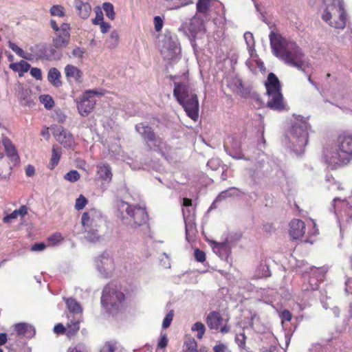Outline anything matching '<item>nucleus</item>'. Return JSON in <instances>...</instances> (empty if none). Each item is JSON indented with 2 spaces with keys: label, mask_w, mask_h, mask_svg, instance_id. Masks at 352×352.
I'll return each mask as SVG.
<instances>
[{
  "label": "nucleus",
  "mask_w": 352,
  "mask_h": 352,
  "mask_svg": "<svg viewBox=\"0 0 352 352\" xmlns=\"http://www.w3.org/2000/svg\"><path fill=\"white\" fill-rule=\"evenodd\" d=\"M63 240V238L60 233L56 232L48 237V241L52 245H56L58 244Z\"/></svg>",
  "instance_id": "3c124183"
},
{
  "label": "nucleus",
  "mask_w": 352,
  "mask_h": 352,
  "mask_svg": "<svg viewBox=\"0 0 352 352\" xmlns=\"http://www.w3.org/2000/svg\"><path fill=\"white\" fill-rule=\"evenodd\" d=\"M65 74L69 82L81 83L82 81V72L77 67L73 65L69 64L65 66Z\"/></svg>",
  "instance_id": "412c9836"
},
{
  "label": "nucleus",
  "mask_w": 352,
  "mask_h": 352,
  "mask_svg": "<svg viewBox=\"0 0 352 352\" xmlns=\"http://www.w3.org/2000/svg\"><path fill=\"white\" fill-rule=\"evenodd\" d=\"M60 77L61 74L58 69L52 67L49 69L47 74V80L53 86L59 87L62 85Z\"/></svg>",
  "instance_id": "2f4dec72"
},
{
  "label": "nucleus",
  "mask_w": 352,
  "mask_h": 352,
  "mask_svg": "<svg viewBox=\"0 0 352 352\" xmlns=\"http://www.w3.org/2000/svg\"><path fill=\"white\" fill-rule=\"evenodd\" d=\"M310 126L307 119L298 116L292 124L285 137V144L296 154L303 153L309 141Z\"/></svg>",
  "instance_id": "7ed1b4c3"
},
{
  "label": "nucleus",
  "mask_w": 352,
  "mask_h": 352,
  "mask_svg": "<svg viewBox=\"0 0 352 352\" xmlns=\"http://www.w3.org/2000/svg\"><path fill=\"white\" fill-rule=\"evenodd\" d=\"M102 9L104 10L105 14L107 17L111 20L113 21L115 19V12L113 6L109 2H105L102 5Z\"/></svg>",
  "instance_id": "c03bdc74"
},
{
  "label": "nucleus",
  "mask_w": 352,
  "mask_h": 352,
  "mask_svg": "<svg viewBox=\"0 0 352 352\" xmlns=\"http://www.w3.org/2000/svg\"><path fill=\"white\" fill-rule=\"evenodd\" d=\"M182 212L185 223L186 239L188 240V237L190 234H193L195 230V216L190 214L188 208H184Z\"/></svg>",
  "instance_id": "5701e85b"
},
{
  "label": "nucleus",
  "mask_w": 352,
  "mask_h": 352,
  "mask_svg": "<svg viewBox=\"0 0 352 352\" xmlns=\"http://www.w3.org/2000/svg\"><path fill=\"white\" fill-rule=\"evenodd\" d=\"M289 235L294 240L301 239L305 232V223L300 219H294L289 224Z\"/></svg>",
  "instance_id": "6ab92c4d"
},
{
  "label": "nucleus",
  "mask_w": 352,
  "mask_h": 352,
  "mask_svg": "<svg viewBox=\"0 0 352 352\" xmlns=\"http://www.w3.org/2000/svg\"><path fill=\"white\" fill-rule=\"evenodd\" d=\"M214 3H219L214 0H199L197 3V12L206 16L207 20H215L212 18V12L214 9Z\"/></svg>",
  "instance_id": "f3484780"
},
{
  "label": "nucleus",
  "mask_w": 352,
  "mask_h": 352,
  "mask_svg": "<svg viewBox=\"0 0 352 352\" xmlns=\"http://www.w3.org/2000/svg\"><path fill=\"white\" fill-rule=\"evenodd\" d=\"M14 330L19 336H23L28 338H32L35 333L36 330L34 327L28 323L21 322L14 325Z\"/></svg>",
  "instance_id": "b1692460"
},
{
  "label": "nucleus",
  "mask_w": 352,
  "mask_h": 352,
  "mask_svg": "<svg viewBox=\"0 0 352 352\" xmlns=\"http://www.w3.org/2000/svg\"><path fill=\"white\" fill-rule=\"evenodd\" d=\"M47 46L48 45L45 43H41L34 46H32L30 47V53L33 54L34 58H45V56H44L43 54H47Z\"/></svg>",
  "instance_id": "473e14b6"
},
{
  "label": "nucleus",
  "mask_w": 352,
  "mask_h": 352,
  "mask_svg": "<svg viewBox=\"0 0 352 352\" xmlns=\"http://www.w3.org/2000/svg\"><path fill=\"white\" fill-rule=\"evenodd\" d=\"M25 174L28 177H32L35 174V168L32 165H28L25 168Z\"/></svg>",
  "instance_id": "338daca9"
},
{
  "label": "nucleus",
  "mask_w": 352,
  "mask_h": 352,
  "mask_svg": "<svg viewBox=\"0 0 352 352\" xmlns=\"http://www.w3.org/2000/svg\"><path fill=\"white\" fill-rule=\"evenodd\" d=\"M103 220L99 212L95 209L89 210L82 214L81 223L85 230V237L90 242H96L99 240L100 234L98 228Z\"/></svg>",
  "instance_id": "1a4fd4ad"
},
{
  "label": "nucleus",
  "mask_w": 352,
  "mask_h": 352,
  "mask_svg": "<svg viewBox=\"0 0 352 352\" xmlns=\"http://www.w3.org/2000/svg\"><path fill=\"white\" fill-rule=\"evenodd\" d=\"M195 257L197 261L204 262L206 259V254L203 251L196 249L195 250Z\"/></svg>",
  "instance_id": "052dcab7"
},
{
  "label": "nucleus",
  "mask_w": 352,
  "mask_h": 352,
  "mask_svg": "<svg viewBox=\"0 0 352 352\" xmlns=\"http://www.w3.org/2000/svg\"><path fill=\"white\" fill-rule=\"evenodd\" d=\"M59 49H57L54 47V45H48L47 46V54H43L45 56V59L47 60H59L62 56V54L58 51Z\"/></svg>",
  "instance_id": "4c0bfd02"
},
{
  "label": "nucleus",
  "mask_w": 352,
  "mask_h": 352,
  "mask_svg": "<svg viewBox=\"0 0 352 352\" xmlns=\"http://www.w3.org/2000/svg\"><path fill=\"white\" fill-rule=\"evenodd\" d=\"M8 46L19 56H20L24 59L29 60L34 59V56L32 54H31L30 52H24L21 48L18 47L15 43H14L12 42H9Z\"/></svg>",
  "instance_id": "e433bc0d"
},
{
  "label": "nucleus",
  "mask_w": 352,
  "mask_h": 352,
  "mask_svg": "<svg viewBox=\"0 0 352 352\" xmlns=\"http://www.w3.org/2000/svg\"><path fill=\"white\" fill-rule=\"evenodd\" d=\"M185 24L186 25V27H185V28H186L189 31L188 36L192 37V38H196L197 36V34H198V32L195 30L197 25H199V28L201 29L202 28L203 23H185Z\"/></svg>",
  "instance_id": "49530a36"
},
{
  "label": "nucleus",
  "mask_w": 352,
  "mask_h": 352,
  "mask_svg": "<svg viewBox=\"0 0 352 352\" xmlns=\"http://www.w3.org/2000/svg\"><path fill=\"white\" fill-rule=\"evenodd\" d=\"M61 155V148L58 146H54L52 148V153L51 162L50 163V169H53L58 165Z\"/></svg>",
  "instance_id": "58836bf2"
},
{
  "label": "nucleus",
  "mask_w": 352,
  "mask_h": 352,
  "mask_svg": "<svg viewBox=\"0 0 352 352\" xmlns=\"http://www.w3.org/2000/svg\"><path fill=\"white\" fill-rule=\"evenodd\" d=\"M147 145L151 149L161 153L166 158L170 150V147L161 138L155 135L147 142Z\"/></svg>",
  "instance_id": "a211bd4d"
},
{
  "label": "nucleus",
  "mask_w": 352,
  "mask_h": 352,
  "mask_svg": "<svg viewBox=\"0 0 352 352\" xmlns=\"http://www.w3.org/2000/svg\"><path fill=\"white\" fill-rule=\"evenodd\" d=\"M119 42V34L117 31L113 30L109 38L106 41V45L109 48L116 47Z\"/></svg>",
  "instance_id": "a19ab883"
},
{
  "label": "nucleus",
  "mask_w": 352,
  "mask_h": 352,
  "mask_svg": "<svg viewBox=\"0 0 352 352\" xmlns=\"http://www.w3.org/2000/svg\"><path fill=\"white\" fill-rule=\"evenodd\" d=\"M104 95L103 91L89 89L85 91L79 100H76L78 113L82 116H88L94 109L96 104V96Z\"/></svg>",
  "instance_id": "9b49d317"
},
{
  "label": "nucleus",
  "mask_w": 352,
  "mask_h": 352,
  "mask_svg": "<svg viewBox=\"0 0 352 352\" xmlns=\"http://www.w3.org/2000/svg\"><path fill=\"white\" fill-rule=\"evenodd\" d=\"M242 194L243 192L240 189L235 187H230L227 190L221 192L212 203V205H214L216 203L221 201L225 200L227 198L239 197Z\"/></svg>",
  "instance_id": "a878e982"
},
{
  "label": "nucleus",
  "mask_w": 352,
  "mask_h": 352,
  "mask_svg": "<svg viewBox=\"0 0 352 352\" xmlns=\"http://www.w3.org/2000/svg\"><path fill=\"white\" fill-rule=\"evenodd\" d=\"M96 17L92 20V22H103L104 16L102 9L100 7L95 8Z\"/></svg>",
  "instance_id": "4d7b16f0"
},
{
  "label": "nucleus",
  "mask_w": 352,
  "mask_h": 352,
  "mask_svg": "<svg viewBox=\"0 0 352 352\" xmlns=\"http://www.w3.org/2000/svg\"><path fill=\"white\" fill-rule=\"evenodd\" d=\"M63 300L65 302L67 308L71 313L74 314H81L82 311V308L80 306V303L73 298H63Z\"/></svg>",
  "instance_id": "72a5a7b5"
},
{
  "label": "nucleus",
  "mask_w": 352,
  "mask_h": 352,
  "mask_svg": "<svg viewBox=\"0 0 352 352\" xmlns=\"http://www.w3.org/2000/svg\"><path fill=\"white\" fill-rule=\"evenodd\" d=\"M40 101L44 104L45 107L50 109L54 105V102L51 96L49 95H42L40 96Z\"/></svg>",
  "instance_id": "de8ad7c7"
},
{
  "label": "nucleus",
  "mask_w": 352,
  "mask_h": 352,
  "mask_svg": "<svg viewBox=\"0 0 352 352\" xmlns=\"http://www.w3.org/2000/svg\"><path fill=\"white\" fill-rule=\"evenodd\" d=\"M80 321H71L66 327V333L69 337L73 336L80 329Z\"/></svg>",
  "instance_id": "79ce46f5"
},
{
  "label": "nucleus",
  "mask_w": 352,
  "mask_h": 352,
  "mask_svg": "<svg viewBox=\"0 0 352 352\" xmlns=\"http://www.w3.org/2000/svg\"><path fill=\"white\" fill-rule=\"evenodd\" d=\"M256 168L251 170L252 177L269 176L272 174L273 170H277V166L273 163V165L269 162H265L263 160H258L255 164Z\"/></svg>",
  "instance_id": "dca6fc26"
},
{
  "label": "nucleus",
  "mask_w": 352,
  "mask_h": 352,
  "mask_svg": "<svg viewBox=\"0 0 352 352\" xmlns=\"http://www.w3.org/2000/svg\"><path fill=\"white\" fill-rule=\"evenodd\" d=\"M226 153L234 159L249 160L241 149V143L234 138H229L224 144Z\"/></svg>",
  "instance_id": "4468645a"
},
{
  "label": "nucleus",
  "mask_w": 352,
  "mask_h": 352,
  "mask_svg": "<svg viewBox=\"0 0 352 352\" xmlns=\"http://www.w3.org/2000/svg\"><path fill=\"white\" fill-rule=\"evenodd\" d=\"M211 247L213 252L221 259L227 258L231 252L230 244L227 241L221 243L212 241Z\"/></svg>",
  "instance_id": "4be33fe9"
},
{
  "label": "nucleus",
  "mask_w": 352,
  "mask_h": 352,
  "mask_svg": "<svg viewBox=\"0 0 352 352\" xmlns=\"http://www.w3.org/2000/svg\"><path fill=\"white\" fill-rule=\"evenodd\" d=\"M135 131L142 136L146 143L153 138L155 135L153 129L144 123H139L135 125Z\"/></svg>",
  "instance_id": "bb28decb"
},
{
  "label": "nucleus",
  "mask_w": 352,
  "mask_h": 352,
  "mask_svg": "<svg viewBox=\"0 0 352 352\" xmlns=\"http://www.w3.org/2000/svg\"><path fill=\"white\" fill-rule=\"evenodd\" d=\"M20 68V72L21 74H19V76H21L23 75V72H27L29 69H30V65L25 61V60H21L19 63H18V65Z\"/></svg>",
  "instance_id": "13d9d810"
},
{
  "label": "nucleus",
  "mask_w": 352,
  "mask_h": 352,
  "mask_svg": "<svg viewBox=\"0 0 352 352\" xmlns=\"http://www.w3.org/2000/svg\"><path fill=\"white\" fill-rule=\"evenodd\" d=\"M122 221L124 224L136 228L146 223L148 214L144 207L130 205L122 201L120 205Z\"/></svg>",
  "instance_id": "0eeeda50"
},
{
  "label": "nucleus",
  "mask_w": 352,
  "mask_h": 352,
  "mask_svg": "<svg viewBox=\"0 0 352 352\" xmlns=\"http://www.w3.org/2000/svg\"><path fill=\"white\" fill-rule=\"evenodd\" d=\"M173 96L192 120L199 118V101L197 94L186 83L175 82Z\"/></svg>",
  "instance_id": "20e7f679"
},
{
  "label": "nucleus",
  "mask_w": 352,
  "mask_h": 352,
  "mask_svg": "<svg viewBox=\"0 0 352 352\" xmlns=\"http://www.w3.org/2000/svg\"><path fill=\"white\" fill-rule=\"evenodd\" d=\"M185 352H199L197 350V343L194 338H189L184 342Z\"/></svg>",
  "instance_id": "37998d69"
},
{
  "label": "nucleus",
  "mask_w": 352,
  "mask_h": 352,
  "mask_svg": "<svg viewBox=\"0 0 352 352\" xmlns=\"http://www.w3.org/2000/svg\"><path fill=\"white\" fill-rule=\"evenodd\" d=\"M74 6L82 19H86L89 16L91 8L88 3L82 2L80 0H75Z\"/></svg>",
  "instance_id": "7c9ffc66"
},
{
  "label": "nucleus",
  "mask_w": 352,
  "mask_h": 352,
  "mask_svg": "<svg viewBox=\"0 0 352 352\" xmlns=\"http://www.w3.org/2000/svg\"><path fill=\"white\" fill-rule=\"evenodd\" d=\"M156 45L163 58L176 61L180 58L181 47L176 35L166 30L164 34L156 35Z\"/></svg>",
  "instance_id": "39448f33"
},
{
  "label": "nucleus",
  "mask_w": 352,
  "mask_h": 352,
  "mask_svg": "<svg viewBox=\"0 0 352 352\" xmlns=\"http://www.w3.org/2000/svg\"><path fill=\"white\" fill-rule=\"evenodd\" d=\"M322 19L325 21L330 20L337 22H346L349 16L344 0H322Z\"/></svg>",
  "instance_id": "6e6552de"
},
{
  "label": "nucleus",
  "mask_w": 352,
  "mask_h": 352,
  "mask_svg": "<svg viewBox=\"0 0 352 352\" xmlns=\"http://www.w3.org/2000/svg\"><path fill=\"white\" fill-rule=\"evenodd\" d=\"M311 271V274L315 275L316 272L318 271V269L315 267H310ZM304 283L302 286V289L303 291H315L318 289L319 286V280H322L323 277L322 274H320L319 276L315 277L314 276H311L309 274H305L304 275Z\"/></svg>",
  "instance_id": "2eb2a0df"
},
{
  "label": "nucleus",
  "mask_w": 352,
  "mask_h": 352,
  "mask_svg": "<svg viewBox=\"0 0 352 352\" xmlns=\"http://www.w3.org/2000/svg\"><path fill=\"white\" fill-rule=\"evenodd\" d=\"M173 311H170L168 314H166L165 316L163 322H162V327L164 329L168 328L173 320Z\"/></svg>",
  "instance_id": "6e6d98bb"
},
{
  "label": "nucleus",
  "mask_w": 352,
  "mask_h": 352,
  "mask_svg": "<svg viewBox=\"0 0 352 352\" xmlns=\"http://www.w3.org/2000/svg\"><path fill=\"white\" fill-rule=\"evenodd\" d=\"M54 331L55 333L62 334L66 332V327H65L62 324L58 323L54 326Z\"/></svg>",
  "instance_id": "e2e57ef3"
},
{
  "label": "nucleus",
  "mask_w": 352,
  "mask_h": 352,
  "mask_svg": "<svg viewBox=\"0 0 352 352\" xmlns=\"http://www.w3.org/2000/svg\"><path fill=\"white\" fill-rule=\"evenodd\" d=\"M52 134L55 139L65 148H72L74 144V139L72 134L62 126L57 125L52 128Z\"/></svg>",
  "instance_id": "ddd939ff"
},
{
  "label": "nucleus",
  "mask_w": 352,
  "mask_h": 352,
  "mask_svg": "<svg viewBox=\"0 0 352 352\" xmlns=\"http://www.w3.org/2000/svg\"><path fill=\"white\" fill-rule=\"evenodd\" d=\"M64 179L70 182H75L80 179V174L77 170H72L65 175Z\"/></svg>",
  "instance_id": "09e8293b"
},
{
  "label": "nucleus",
  "mask_w": 352,
  "mask_h": 352,
  "mask_svg": "<svg viewBox=\"0 0 352 352\" xmlns=\"http://www.w3.org/2000/svg\"><path fill=\"white\" fill-rule=\"evenodd\" d=\"M245 333H242L236 336L235 342L240 348L243 349L245 346Z\"/></svg>",
  "instance_id": "864d4df0"
},
{
  "label": "nucleus",
  "mask_w": 352,
  "mask_h": 352,
  "mask_svg": "<svg viewBox=\"0 0 352 352\" xmlns=\"http://www.w3.org/2000/svg\"><path fill=\"white\" fill-rule=\"evenodd\" d=\"M52 28L55 31V34L65 35L70 37L69 23H52Z\"/></svg>",
  "instance_id": "f704fd0d"
},
{
  "label": "nucleus",
  "mask_w": 352,
  "mask_h": 352,
  "mask_svg": "<svg viewBox=\"0 0 352 352\" xmlns=\"http://www.w3.org/2000/svg\"><path fill=\"white\" fill-rule=\"evenodd\" d=\"M29 211V208L25 205H22L19 207V209L14 210L12 212L9 214H7L3 218V222L4 223H10L14 219H17L19 217L21 219H23L26 214H28Z\"/></svg>",
  "instance_id": "393cba45"
},
{
  "label": "nucleus",
  "mask_w": 352,
  "mask_h": 352,
  "mask_svg": "<svg viewBox=\"0 0 352 352\" xmlns=\"http://www.w3.org/2000/svg\"><path fill=\"white\" fill-rule=\"evenodd\" d=\"M115 346L111 343H107L101 349L100 352H114Z\"/></svg>",
  "instance_id": "69168bd1"
},
{
  "label": "nucleus",
  "mask_w": 352,
  "mask_h": 352,
  "mask_svg": "<svg viewBox=\"0 0 352 352\" xmlns=\"http://www.w3.org/2000/svg\"><path fill=\"white\" fill-rule=\"evenodd\" d=\"M45 247L46 245L43 243H36L32 246L31 250L34 252L42 251Z\"/></svg>",
  "instance_id": "0e129e2a"
},
{
  "label": "nucleus",
  "mask_w": 352,
  "mask_h": 352,
  "mask_svg": "<svg viewBox=\"0 0 352 352\" xmlns=\"http://www.w3.org/2000/svg\"><path fill=\"white\" fill-rule=\"evenodd\" d=\"M97 174L99 177L107 182H109L112 178L111 168L107 163H100L97 165Z\"/></svg>",
  "instance_id": "cd10ccee"
},
{
  "label": "nucleus",
  "mask_w": 352,
  "mask_h": 352,
  "mask_svg": "<svg viewBox=\"0 0 352 352\" xmlns=\"http://www.w3.org/2000/svg\"><path fill=\"white\" fill-rule=\"evenodd\" d=\"M265 85L268 96L267 107L274 110H283L285 107V104L281 93L280 81L274 73L268 74Z\"/></svg>",
  "instance_id": "423d86ee"
},
{
  "label": "nucleus",
  "mask_w": 352,
  "mask_h": 352,
  "mask_svg": "<svg viewBox=\"0 0 352 352\" xmlns=\"http://www.w3.org/2000/svg\"><path fill=\"white\" fill-rule=\"evenodd\" d=\"M270 41L273 54L285 64L301 72L309 67L308 58L296 42L274 32L270 34Z\"/></svg>",
  "instance_id": "f257e3e1"
},
{
  "label": "nucleus",
  "mask_w": 352,
  "mask_h": 352,
  "mask_svg": "<svg viewBox=\"0 0 352 352\" xmlns=\"http://www.w3.org/2000/svg\"><path fill=\"white\" fill-rule=\"evenodd\" d=\"M322 158L331 168L345 166L352 160V133L344 132L324 148Z\"/></svg>",
  "instance_id": "f03ea898"
},
{
  "label": "nucleus",
  "mask_w": 352,
  "mask_h": 352,
  "mask_svg": "<svg viewBox=\"0 0 352 352\" xmlns=\"http://www.w3.org/2000/svg\"><path fill=\"white\" fill-rule=\"evenodd\" d=\"M124 300V294L116 284L110 283L103 289L101 303L108 311L112 312L113 309H118Z\"/></svg>",
  "instance_id": "9d476101"
},
{
  "label": "nucleus",
  "mask_w": 352,
  "mask_h": 352,
  "mask_svg": "<svg viewBox=\"0 0 352 352\" xmlns=\"http://www.w3.org/2000/svg\"><path fill=\"white\" fill-rule=\"evenodd\" d=\"M167 344H168V339H167L166 336H162L160 338V341L158 342L157 346H158L159 348L163 349V348H165Z\"/></svg>",
  "instance_id": "774afa93"
},
{
  "label": "nucleus",
  "mask_w": 352,
  "mask_h": 352,
  "mask_svg": "<svg viewBox=\"0 0 352 352\" xmlns=\"http://www.w3.org/2000/svg\"><path fill=\"white\" fill-rule=\"evenodd\" d=\"M18 97L22 106L30 107L34 103V99L31 96V91L21 87L19 89Z\"/></svg>",
  "instance_id": "c85d7f7f"
},
{
  "label": "nucleus",
  "mask_w": 352,
  "mask_h": 352,
  "mask_svg": "<svg viewBox=\"0 0 352 352\" xmlns=\"http://www.w3.org/2000/svg\"><path fill=\"white\" fill-rule=\"evenodd\" d=\"M87 204V199L83 195H80L76 200L75 208L78 210H82Z\"/></svg>",
  "instance_id": "603ef678"
},
{
  "label": "nucleus",
  "mask_w": 352,
  "mask_h": 352,
  "mask_svg": "<svg viewBox=\"0 0 352 352\" xmlns=\"http://www.w3.org/2000/svg\"><path fill=\"white\" fill-rule=\"evenodd\" d=\"M243 36L247 45V49L248 50L250 56L252 57L253 53L255 52L254 39L253 34L250 32H246L244 34Z\"/></svg>",
  "instance_id": "ea45409f"
},
{
  "label": "nucleus",
  "mask_w": 352,
  "mask_h": 352,
  "mask_svg": "<svg viewBox=\"0 0 352 352\" xmlns=\"http://www.w3.org/2000/svg\"><path fill=\"white\" fill-rule=\"evenodd\" d=\"M207 166L210 168L212 170H217L221 166L220 160L217 158L210 159L208 163Z\"/></svg>",
  "instance_id": "5fc2aeb1"
},
{
  "label": "nucleus",
  "mask_w": 352,
  "mask_h": 352,
  "mask_svg": "<svg viewBox=\"0 0 352 352\" xmlns=\"http://www.w3.org/2000/svg\"><path fill=\"white\" fill-rule=\"evenodd\" d=\"M70 41V37L66 36L65 35L55 34L53 38V43L56 48L63 49L65 48Z\"/></svg>",
  "instance_id": "c9c22d12"
},
{
  "label": "nucleus",
  "mask_w": 352,
  "mask_h": 352,
  "mask_svg": "<svg viewBox=\"0 0 352 352\" xmlns=\"http://www.w3.org/2000/svg\"><path fill=\"white\" fill-rule=\"evenodd\" d=\"M223 318L219 312L213 311L210 313L207 317V324L211 329L217 330L219 329Z\"/></svg>",
  "instance_id": "c756f323"
},
{
  "label": "nucleus",
  "mask_w": 352,
  "mask_h": 352,
  "mask_svg": "<svg viewBox=\"0 0 352 352\" xmlns=\"http://www.w3.org/2000/svg\"><path fill=\"white\" fill-rule=\"evenodd\" d=\"M50 13L53 16H63L65 15V9L59 5L53 6L50 9Z\"/></svg>",
  "instance_id": "8fccbe9b"
},
{
  "label": "nucleus",
  "mask_w": 352,
  "mask_h": 352,
  "mask_svg": "<svg viewBox=\"0 0 352 352\" xmlns=\"http://www.w3.org/2000/svg\"><path fill=\"white\" fill-rule=\"evenodd\" d=\"M30 74L32 76L35 78L36 80H41L42 78V72L41 69L37 67H32L30 69Z\"/></svg>",
  "instance_id": "bf43d9fd"
},
{
  "label": "nucleus",
  "mask_w": 352,
  "mask_h": 352,
  "mask_svg": "<svg viewBox=\"0 0 352 352\" xmlns=\"http://www.w3.org/2000/svg\"><path fill=\"white\" fill-rule=\"evenodd\" d=\"M95 266L104 278H109L115 270V264L111 254L108 252H102L94 260Z\"/></svg>",
  "instance_id": "f8f14e48"
},
{
  "label": "nucleus",
  "mask_w": 352,
  "mask_h": 352,
  "mask_svg": "<svg viewBox=\"0 0 352 352\" xmlns=\"http://www.w3.org/2000/svg\"><path fill=\"white\" fill-rule=\"evenodd\" d=\"M192 331H197V337L198 339H201L205 333V326L200 322H195L191 328Z\"/></svg>",
  "instance_id": "a18cd8bd"
},
{
  "label": "nucleus",
  "mask_w": 352,
  "mask_h": 352,
  "mask_svg": "<svg viewBox=\"0 0 352 352\" xmlns=\"http://www.w3.org/2000/svg\"><path fill=\"white\" fill-rule=\"evenodd\" d=\"M1 142L8 157L14 164L19 163V156L12 141L8 137L3 135Z\"/></svg>",
  "instance_id": "aec40b11"
},
{
  "label": "nucleus",
  "mask_w": 352,
  "mask_h": 352,
  "mask_svg": "<svg viewBox=\"0 0 352 352\" xmlns=\"http://www.w3.org/2000/svg\"><path fill=\"white\" fill-rule=\"evenodd\" d=\"M72 54L74 57L81 58L85 54V50L80 47H76L73 50Z\"/></svg>",
  "instance_id": "680f3d73"
}]
</instances>
